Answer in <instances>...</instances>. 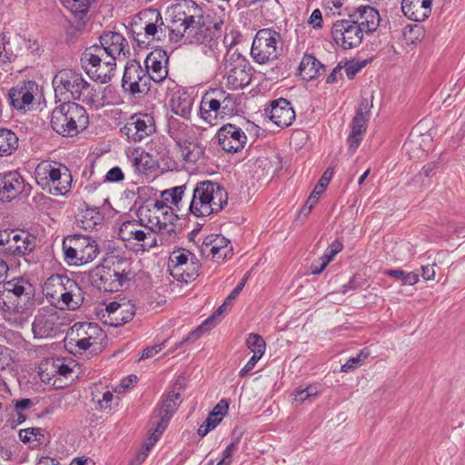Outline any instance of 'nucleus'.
<instances>
[{"instance_id": "f257e3e1", "label": "nucleus", "mask_w": 465, "mask_h": 465, "mask_svg": "<svg viewBox=\"0 0 465 465\" xmlns=\"http://www.w3.org/2000/svg\"><path fill=\"white\" fill-rule=\"evenodd\" d=\"M173 27L169 30L172 41L189 45H207L223 35V21L213 20L193 0H182L173 7Z\"/></svg>"}, {"instance_id": "f03ea898", "label": "nucleus", "mask_w": 465, "mask_h": 465, "mask_svg": "<svg viewBox=\"0 0 465 465\" xmlns=\"http://www.w3.org/2000/svg\"><path fill=\"white\" fill-rule=\"evenodd\" d=\"M34 286L23 277L5 280L0 284V313L14 326H22L28 311L35 305Z\"/></svg>"}, {"instance_id": "7ed1b4c3", "label": "nucleus", "mask_w": 465, "mask_h": 465, "mask_svg": "<svg viewBox=\"0 0 465 465\" xmlns=\"http://www.w3.org/2000/svg\"><path fill=\"white\" fill-rule=\"evenodd\" d=\"M228 203V193L217 182H198L193 189L188 210L197 217L218 213Z\"/></svg>"}, {"instance_id": "20e7f679", "label": "nucleus", "mask_w": 465, "mask_h": 465, "mask_svg": "<svg viewBox=\"0 0 465 465\" xmlns=\"http://www.w3.org/2000/svg\"><path fill=\"white\" fill-rule=\"evenodd\" d=\"M89 124V116L84 106L65 101L55 106L50 117V125L62 137H74Z\"/></svg>"}, {"instance_id": "39448f33", "label": "nucleus", "mask_w": 465, "mask_h": 465, "mask_svg": "<svg viewBox=\"0 0 465 465\" xmlns=\"http://www.w3.org/2000/svg\"><path fill=\"white\" fill-rule=\"evenodd\" d=\"M36 183L53 195H64L70 191L72 175L63 163L54 161H43L35 169Z\"/></svg>"}, {"instance_id": "423d86ee", "label": "nucleus", "mask_w": 465, "mask_h": 465, "mask_svg": "<svg viewBox=\"0 0 465 465\" xmlns=\"http://www.w3.org/2000/svg\"><path fill=\"white\" fill-rule=\"evenodd\" d=\"M43 292L47 301L60 310H75L80 306L74 298L80 295L81 288L66 275H51L44 283Z\"/></svg>"}, {"instance_id": "0eeeda50", "label": "nucleus", "mask_w": 465, "mask_h": 465, "mask_svg": "<svg viewBox=\"0 0 465 465\" xmlns=\"http://www.w3.org/2000/svg\"><path fill=\"white\" fill-rule=\"evenodd\" d=\"M131 263L125 259L117 258L113 267L99 265L90 272L93 286L100 291L114 292L124 288L131 280Z\"/></svg>"}, {"instance_id": "6e6552de", "label": "nucleus", "mask_w": 465, "mask_h": 465, "mask_svg": "<svg viewBox=\"0 0 465 465\" xmlns=\"http://www.w3.org/2000/svg\"><path fill=\"white\" fill-rule=\"evenodd\" d=\"M63 251L64 259L76 265L91 262L100 252L99 246L94 239L80 233L64 237Z\"/></svg>"}, {"instance_id": "1a4fd4ad", "label": "nucleus", "mask_w": 465, "mask_h": 465, "mask_svg": "<svg viewBox=\"0 0 465 465\" xmlns=\"http://www.w3.org/2000/svg\"><path fill=\"white\" fill-rule=\"evenodd\" d=\"M55 94L65 95L64 100L80 101L85 92H90V84L82 74L71 69L59 71L53 80Z\"/></svg>"}, {"instance_id": "9d476101", "label": "nucleus", "mask_w": 465, "mask_h": 465, "mask_svg": "<svg viewBox=\"0 0 465 465\" xmlns=\"http://www.w3.org/2000/svg\"><path fill=\"white\" fill-rule=\"evenodd\" d=\"M282 41V35L272 28L260 29L252 41L251 54L253 60L260 64H266L280 55L278 44Z\"/></svg>"}, {"instance_id": "9b49d317", "label": "nucleus", "mask_w": 465, "mask_h": 465, "mask_svg": "<svg viewBox=\"0 0 465 465\" xmlns=\"http://www.w3.org/2000/svg\"><path fill=\"white\" fill-rule=\"evenodd\" d=\"M64 318H61L54 308H42L32 323V331L35 339L53 338L64 332Z\"/></svg>"}, {"instance_id": "f8f14e48", "label": "nucleus", "mask_w": 465, "mask_h": 465, "mask_svg": "<svg viewBox=\"0 0 465 465\" xmlns=\"http://www.w3.org/2000/svg\"><path fill=\"white\" fill-rule=\"evenodd\" d=\"M224 70L227 74V85L232 90L243 89L252 81V68L240 53L233 52L225 59Z\"/></svg>"}, {"instance_id": "ddd939ff", "label": "nucleus", "mask_w": 465, "mask_h": 465, "mask_svg": "<svg viewBox=\"0 0 465 465\" xmlns=\"http://www.w3.org/2000/svg\"><path fill=\"white\" fill-rule=\"evenodd\" d=\"M128 141L138 143L156 131L154 118L150 114L137 113L131 115L120 129Z\"/></svg>"}, {"instance_id": "4468645a", "label": "nucleus", "mask_w": 465, "mask_h": 465, "mask_svg": "<svg viewBox=\"0 0 465 465\" xmlns=\"http://www.w3.org/2000/svg\"><path fill=\"white\" fill-rule=\"evenodd\" d=\"M177 386L179 390L183 387L178 380L175 381L173 389L163 394L160 404L154 410L151 418L153 424H154L153 419L159 418V420L156 421V430L159 432H163L166 430L171 418L182 402L181 393L175 391Z\"/></svg>"}, {"instance_id": "2eb2a0df", "label": "nucleus", "mask_w": 465, "mask_h": 465, "mask_svg": "<svg viewBox=\"0 0 465 465\" xmlns=\"http://www.w3.org/2000/svg\"><path fill=\"white\" fill-rule=\"evenodd\" d=\"M32 186L25 183V179L17 171L0 173V200L10 202L19 195L29 196Z\"/></svg>"}, {"instance_id": "dca6fc26", "label": "nucleus", "mask_w": 465, "mask_h": 465, "mask_svg": "<svg viewBox=\"0 0 465 465\" xmlns=\"http://www.w3.org/2000/svg\"><path fill=\"white\" fill-rule=\"evenodd\" d=\"M216 137L222 149L228 153L242 151L247 142L245 133L239 126L232 124L222 126L218 130Z\"/></svg>"}, {"instance_id": "f3484780", "label": "nucleus", "mask_w": 465, "mask_h": 465, "mask_svg": "<svg viewBox=\"0 0 465 465\" xmlns=\"http://www.w3.org/2000/svg\"><path fill=\"white\" fill-rule=\"evenodd\" d=\"M99 45L104 49L106 58L116 59L123 54L127 57L130 54L129 44L126 38L120 33L104 31L99 36Z\"/></svg>"}, {"instance_id": "a211bd4d", "label": "nucleus", "mask_w": 465, "mask_h": 465, "mask_svg": "<svg viewBox=\"0 0 465 465\" xmlns=\"http://www.w3.org/2000/svg\"><path fill=\"white\" fill-rule=\"evenodd\" d=\"M37 90V84L34 81H23L10 89L8 96L11 105L23 110L34 100V94Z\"/></svg>"}, {"instance_id": "6ab92c4d", "label": "nucleus", "mask_w": 465, "mask_h": 465, "mask_svg": "<svg viewBox=\"0 0 465 465\" xmlns=\"http://www.w3.org/2000/svg\"><path fill=\"white\" fill-rule=\"evenodd\" d=\"M268 114L269 118L281 128L290 126L295 119V112L290 101L285 98L272 101L271 110Z\"/></svg>"}, {"instance_id": "aec40b11", "label": "nucleus", "mask_w": 465, "mask_h": 465, "mask_svg": "<svg viewBox=\"0 0 465 465\" xmlns=\"http://www.w3.org/2000/svg\"><path fill=\"white\" fill-rule=\"evenodd\" d=\"M169 57L167 53L163 49H155L149 53L145 58L144 70H151V75L154 83L163 82L168 75V70L165 64L168 63Z\"/></svg>"}, {"instance_id": "412c9836", "label": "nucleus", "mask_w": 465, "mask_h": 465, "mask_svg": "<svg viewBox=\"0 0 465 465\" xmlns=\"http://www.w3.org/2000/svg\"><path fill=\"white\" fill-rule=\"evenodd\" d=\"M144 75L143 68L137 60H130L124 66L122 78V88L131 95L138 94L140 91L139 81Z\"/></svg>"}, {"instance_id": "4be33fe9", "label": "nucleus", "mask_w": 465, "mask_h": 465, "mask_svg": "<svg viewBox=\"0 0 465 465\" xmlns=\"http://www.w3.org/2000/svg\"><path fill=\"white\" fill-rule=\"evenodd\" d=\"M432 0H402L401 10L406 17L415 22L425 21L431 14Z\"/></svg>"}, {"instance_id": "5701e85b", "label": "nucleus", "mask_w": 465, "mask_h": 465, "mask_svg": "<svg viewBox=\"0 0 465 465\" xmlns=\"http://www.w3.org/2000/svg\"><path fill=\"white\" fill-rule=\"evenodd\" d=\"M351 20L367 29V35L373 33L380 23L379 12L371 5H361L351 14Z\"/></svg>"}, {"instance_id": "b1692460", "label": "nucleus", "mask_w": 465, "mask_h": 465, "mask_svg": "<svg viewBox=\"0 0 465 465\" xmlns=\"http://www.w3.org/2000/svg\"><path fill=\"white\" fill-rule=\"evenodd\" d=\"M22 42L19 36L10 37L5 33L0 34V63L15 61L22 52Z\"/></svg>"}, {"instance_id": "393cba45", "label": "nucleus", "mask_w": 465, "mask_h": 465, "mask_svg": "<svg viewBox=\"0 0 465 465\" xmlns=\"http://www.w3.org/2000/svg\"><path fill=\"white\" fill-rule=\"evenodd\" d=\"M178 213H173L172 211L171 218L169 223L161 222L158 217H155V222L153 219H149V223H152L150 226H146L147 229L157 232L161 244L163 242L173 241L176 236L174 221L178 219Z\"/></svg>"}, {"instance_id": "a878e982", "label": "nucleus", "mask_w": 465, "mask_h": 465, "mask_svg": "<svg viewBox=\"0 0 465 465\" xmlns=\"http://www.w3.org/2000/svg\"><path fill=\"white\" fill-rule=\"evenodd\" d=\"M151 13L155 15V21L148 23L143 27V33L132 30L133 39L140 48L148 47L149 44L153 39H154V35L157 33L158 22H161V25L163 24L162 15L158 11L152 10Z\"/></svg>"}, {"instance_id": "bb28decb", "label": "nucleus", "mask_w": 465, "mask_h": 465, "mask_svg": "<svg viewBox=\"0 0 465 465\" xmlns=\"http://www.w3.org/2000/svg\"><path fill=\"white\" fill-rule=\"evenodd\" d=\"M104 215L96 207H86L78 214L77 223L86 231L98 230L104 223Z\"/></svg>"}, {"instance_id": "cd10ccee", "label": "nucleus", "mask_w": 465, "mask_h": 465, "mask_svg": "<svg viewBox=\"0 0 465 465\" xmlns=\"http://www.w3.org/2000/svg\"><path fill=\"white\" fill-rule=\"evenodd\" d=\"M221 115V104L219 100L213 98L207 92L202 97L200 103V116L211 125L216 124L214 121Z\"/></svg>"}, {"instance_id": "c85d7f7f", "label": "nucleus", "mask_w": 465, "mask_h": 465, "mask_svg": "<svg viewBox=\"0 0 465 465\" xmlns=\"http://www.w3.org/2000/svg\"><path fill=\"white\" fill-rule=\"evenodd\" d=\"M299 74L305 81L318 77L325 70V66L312 54H304L298 67Z\"/></svg>"}, {"instance_id": "c756f323", "label": "nucleus", "mask_w": 465, "mask_h": 465, "mask_svg": "<svg viewBox=\"0 0 465 465\" xmlns=\"http://www.w3.org/2000/svg\"><path fill=\"white\" fill-rule=\"evenodd\" d=\"M116 61L114 59L104 60L100 64V66L89 69L87 75L94 82L100 84H107L112 81L115 74Z\"/></svg>"}, {"instance_id": "7c9ffc66", "label": "nucleus", "mask_w": 465, "mask_h": 465, "mask_svg": "<svg viewBox=\"0 0 465 465\" xmlns=\"http://www.w3.org/2000/svg\"><path fill=\"white\" fill-rule=\"evenodd\" d=\"M104 52L105 51L103 46H100L97 44L87 47L83 52L80 61L81 65L86 74L89 72L90 68L94 69L96 66H100V64L106 59L104 57L105 54Z\"/></svg>"}, {"instance_id": "2f4dec72", "label": "nucleus", "mask_w": 465, "mask_h": 465, "mask_svg": "<svg viewBox=\"0 0 465 465\" xmlns=\"http://www.w3.org/2000/svg\"><path fill=\"white\" fill-rule=\"evenodd\" d=\"M72 334L74 332H76L77 336L86 334L88 337H84L76 341V346L83 351L88 350L92 343L90 342V340L92 339L93 333H95L97 331H101V329L98 327L97 324L91 323V322H75L71 327Z\"/></svg>"}, {"instance_id": "473e14b6", "label": "nucleus", "mask_w": 465, "mask_h": 465, "mask_svg": "<svg viewBox=\"0 0 465 465\" xmlns=\"http://www.w3.org/2000/svg\"><path fill=\"white\" fill-rule=\"evenodd\" d=\"M129 158L135 171L141 173H147L158 167V161L149 152L142 151L138 153L135 150Z\"/></svg>"}, {"instance_id": "72a5a7b5", "label": "nucleus", "mask_w": 465, "mask_h": 465, "mask_svg": "<svg viewBox=\"0 0 465 465\" xmlns=\"http://www.w3.org/2000/svg\"><path fill=\"white\" fill-rule=\"evenodd\" d=\"M72 372V368L60 359L46 361L45 363L40 366V376L43 381L45 379L50 381V374L53 376L57 374L63 377H68Z\"/></svg>"}, {"instance_id": "f704fd0d", "label": "nucleus", "mask_w": 465, "mask_h": 465, "mask_svg": "<svg viewBox=\"0 0 465 465\" xmlns=\"http://www.w3.org/2000/svg\"><path fill=\"white\" fill-rule=\"evenodd\" d=\"M186 190V184L175 186L161 193V198L166 203L167 209L176 213L182 210L181 202Z\"/></svg>"}, {"instance_id": "c9c22d12", "label": "nucleus", "mask_w": 465, "mask_h": 465, "mask_svg": "<svg viewBox=\"0 0 465 465\" xmlns=\"http://www.w3.org/2000/svg\"><path fill=\"white\" fill-rule=\"evenodd\" d=\"M177 145L180 147L183 160L187 163H196L203 157L204 148L198 143L183 139Z\"/></svg>"}, {"instance_id": "e433bc0d", "label": "nucleus", "mask_w": 465, "mask_h": 465, "mask_svg": "<svg viewBox=\"0 0 465 465\" xmlns=\"http://www.w3.org/2000/svg\"><path fill=\"white\" fill-rule=\"evenodd\" d=\"M369 122L366 119L352 117L351 121V152L355 151L362 142Z\"/></svg>"}, {"instance_id": "4c0bfd02", "label": "nucleus", "mask_w": 465, "mask_h": 465, "mask_svg": "<svg viewBox=\"0 0 465 465\" xmlns=\"http://www.w3.org/2000/svg\"><path fill=\"white\" fill-rule=\"evenodd\" d=\"M201 267L200 261L195 259V262H188V266H184L183 269L177 267L175 270H171V275L178 282L188 283L199 276Z\"/></svg>"}, {"instance_id": "58836bf2", "label": "nucleus", "mask_w": 465, "mask_h": 465, "mask_svg": "<svg viewBox=\"0 0 465 465\" xmlns=\"http://www.w3.org/2000/svg\"><path fill=\"white\" fill-rule=\"evenodd\" d=\"M18 148V137L7 128H0V156H9Z\"/></svg>"}, {"instance_id": "ea45409f", "label": "nucleus", "mask_w": 465, "mask_h": 465, "mask_svg": "<svg viewBox=\"0 0 465 465\" xmlns=\"http://www.w3.org/2000/svg\"><path fill=\"white\" fill-rule=\"evenodd\" d=\"M193 104V98L186 93L173 97L171 101L172 111L185 119L190 117Z\"/></svg>"}, {"instance_id": "a19ab883", "label": "nucleus", "mask_w": 465, "mask_h": 465, "mask_svg": "<svg viewBox=\"0 0 465 465\" xmlns=\"http://www.w3.org/2000/svg\"><path fill=\"white\" fill-rule=\"evenodd\" d=\"M342 246L343 245L340 241H334L331 242L326 249L324 254L319 259V266L316 264L312 265V273L314 275L322 273L332 258L341 251Z\"/></svg>"}, {"instance_id": "79ce46f5", "label": "nucleus", "mask_w": 465, "mask_h": 465, "mask_svg": "<svg viewBox=\"0 0 465 465\" xmlns=\"http://www.w3.org/2000/svg\"><path fill=\"white\" fill-rule=\"evenodd\" d=\"M213 258L222 259L223 261L231 258L232 255V247L230 241L220 234L216 235L214 244L210 249Z\"/></svg>"}, {"instance_id": "37998d69", "label": "nucleus", "mask_w": 465, "mask_h": 465, "mask_svg": "<svg viewBox=\"0 0 465 465\" xmlns=\"http://www.w3.org/2000/svg\"><path fill=\"white\" fill-rule=\"evenodd\" d=\"M135 221H127L123 223L119 230V235L124 241H128L131 238L141 242L145 238V231L136 229Z\"/></svg>"}, {"instance_id": "c03bdc74", "label": "nucleus", "mask_w": 465, "mask_h": 465, "mask_svg": "<svg viewBox=\"0 0 465 465\" xmlns=\"http://www.w3.org/2000/svg\"><path fill=\"white\" fill-rule=\"evenodd\" d=\"M349 32V20L342 19L336 21L331 29V35L333 41L341 45L343 49H349L345 34Z\"/></svg>"}, {"instance_id": "a18cd8bd", "label": "nucleus", "mask_w": 465, "mask_h": 465, "mask_svg": "<svg viewBox=\"0 0 465 465\" xmlns=\"http://www.w3.org/2000/svg\"><path fill=\"white\" fill-rule=\"evenodd\" d=\"M384 274L401 282L402 285H414L419 282L420 274L415 272H407L401 269H389Z\"/></svg>"}, {"instance_id": "49530a36", "label": "nucleus", "mask_w": 465, "mask_h": 465, "mask_svg": "<svg viewBox=\"0 0 465 465\" xmlns=\"http://www.w3.org/2000/svg\"><path fill=\"white\" fill-rule=\"evenodd\" d=\"M23 239L16 242L15 249L19 257L25 256L32 252L36 247V237L28 232L22 231Z\"/></svg>"}, {"instance_id": "de8ad7c7", "label": "nucleus", "mask_w": 465, "mask_h": 465, "mask_svg": "<svg viewBox=\"0 0 465 465\" xmlns=\"http://www.w3.org/2000/svg\"><path fill=\"white\" fill-rule=\"evenodd\" d=\"M65 8L78 19H83L90 9V0H61Z\"/></svg>"}, {"instance_id": "09e8293b", "label": "nucleus", "mask_w": 465, "mask_h": 465, "mask_svg": "<svg viewBox=\"0 0 465 465\" xmlns=\"http://www.w3.org/2000/svg\"><path fill=\"white\" fill-rule=\"evenodd\" d=\"M168 134L176 142V143H181V141L183 140V134L187 130L188 126L183 122H180L173 116H171L168 119Z\"/></svg>"}, {"instance_id": "8fccbe9b", "label": "nucleus", "mask_w": 465, "mask_h": 465, "mask_svg": "<svg viewBox=\"0 0 465 465\" xmlns=\"http://www.w3.org/2000/svg\"><path fill=\"white\" fill-rule=\"evenodd\" d=\"M134 316V306L121 305V309L116 313L115 317H111L110 325L118 327L124 323L129 322Z\"/></svg>"}, {"instance_id": "3c124183", "label": "nucleus", "mask_w": 465, "mask_h": 465, "mask_svg": "<svg viewBox=\"0 0 465 465\" xmlns=\"http://www.w3.org/2000/svg\"><path fill=\"white\" fill-rule=\"evenodd\" d=\"M373 107V96L361 97L358 104L355 106L354 117L369 120Z\"/></svg>"}, {"instance_id": "603ef678", "label": "nucleus", "mask_w": 465, "mask_h": 465, "mask_svg": "<svg viewBox=\"0 0 465 465\" xmlns=\"http://www.w3.org/2000/svg\"><path fill=\"white\" fill-rule=\"evenodd\" d=\"M212 321L213 318H207L202 324H200L196 329L190 331L189 334L183 339L182 341L176 344L175 349L180 348L183 344L189 342V341H194L198 340L203 332L208 331L212 329Z\"/></svg>"}, {"instance_id": "864d4df0", "label": "nucleus", "mask_w": 465, "mask_h": 465, "mask_svg": "<svg viewBox=\"0 0 465 465\" xmlns=\"http://www.w3.org/2000/svg\"><path fill=\"white\" fill-rule=\"evenodd\" d=\"M246 346L253 352V355L262 358L265 351L266 343L261 335L250 333L246 339Z\"/></svg>"}, {"instance_id": "5fc2aeb1", "label": "nucleus", "mask_w": 465, "mask_h": 465, "mask_svg": "<svg viewBox=\"0 0 465 465\" xmlns=\"http://www.w3.org/2000/svg\"><path fill=\"white\" fill-rule=\"evenodd\" d=\"M184 266H188V254L185 253V250L173 252L169 258V270H175L177 267L183 269Z\"/></svg>"}, {"instance_id": "6e6d98bb", "label": "nucleus", "mask_w": 465, "mask_h": 465, "mask_svg": "<svg viewBox=\"0 0 465 465\" xmlns=\"http://www.w3.org/2000/svg\"><path fill=\"white\" fill-rule=\"evenodd\" d=\"M367 29L351 20V49L360 45Z\"/></svg>"}, {"instance_id": "4d7b16f0", "label": "nucleus", "mask_w": 465, "mask_h": 465, "mask_svg": "<svg viewBox=\"0 0 465 465\" xmlns=\"http://www.w3.org/2000/svg\"><path fill=\"white\" fill-rule=\"evenodd\" d=\"M341 69L344 70L347 76H349V60H341L338 65L333 68L332 72L328 75L326 79L327 84H333L338 82L339 79L342 78Z\"/></svg>"}, {"instance_id": "13d9d810", "label": "nucleus", "mask_w": 465, "mask_h": 465, "mask_svg": "<svg viewBox=\"0 0 465 465\" xmlns=\"http://www.w3.org/2000/svg\"><path fill=\"white\" fill-rule=\"evenodd\" d=\"M222 420V418L215 417L214 413H209L205 421L199 427L198 434L204 437L208 432L214 429Z\"/></svg>"}, {"instance_id": "bf43d9fd", "label": "nucleus", "mask_w": 465, "mask_h": 465, "mask_svg": "<svg viewBox=\"0 0 465 465\" xmlns=\"http://www.w3.org/2000/svg\"><path fill=\"white\" fill-rule=\"evenodd\" d=\"M14 351L6 346L0 345V370L4 371L14 363Z\"/></svg>"}, {"instance_id": "052dcab7", "label": "nucleus", "mask_w": 465, "mask_h": 465, "mask_svg": "<svg viewBox=\"0 0 465 465\" xmlns=\"http://www.w3.org/2000/svg\"><path fill=\"white\" fill-rule=\"evenodd\" d=\"M332 174L333 172L331 168L325 170V172L316 183L314 189L312 190L315 194L321 195L322 193H323L332 177Z\"/></svg>"}, {"instance_id": "680f3d73", "label": "nucleus", "mask_w": 465, "mask_h": 465, "mask_svg": "<svg viewBox=\"0 0 465 465\" xmlns=\"http://www.w3.org/2000/svg\"><path fill=\"white\" fill-rule=\"evenodd\" d=\"M15 246L16 242L11 240L10 236H7L5 247H0V257L4 258L7 262L11 257H18L16 255V250L15 249Z\"/></svg>"}, {"instance_id": "e2e57ef3", "label": "nucleus", "mask_w": 465, "mask_h": 465, "mask_svg": "<svg viewBox=\"0 0 465 465\" xmlns=\"http://www.w3.org/2000/svg\"><path fill=\"white\" fill-rule=\"evenodd\" d=\"M318 394V391L314 386H308L304 389H296L295 391V401L303 402L307 399L312 396H316Z\"/></svg>"}, {"instance_id": "0e129e2a", "label": "nucleus", "mask_w": 465, "mask_h": 465, "mask_svg": "<svg viewBox=\"0 0 465 465\" xmlns=\"http://www.w3.org/2000/svg\"><path fill=\"white\" fill-rule=\"evenodd\" d=\"M370 350L364 348L361 350L356 356H351V370L360 367L365 360L370 356Z\"/></svg>"}, {"instance_id": "69168bd1", "label": "nucleus", "mask_w": 465, "mask_h": 465, "mask_svg": "<svg viewBox=\"0 0 465 465\" xmlns=\"http://www.w3.org/2000/svg\"><path fill=\"white\" fill-rule=\"evenodd\" d=\"M148 232H145V238L142 243V247L143 250H150L158 245L159 237L156 236L157 232L148 229Z\"/></svg>"}, {"instance_id": "338daca9", "label": "nucleus", "mask_w": 465, "mask_h": 465, "mask_svg": "<svg viewBox=\"0 0 465 465\" xmlns=\"http://www.w3.org/2000/svg\"><path fill=\"white\" fill-rule=\"evenodd\" d=\"M89 91L90 92L84 93V94L81 98V101L85 104L94 105L96 107L102 105L103 104L100 103L96 91L91 86L89 87Z\"/></svg>"}, {"instance_id": "774afa93", "label": "nucleus", "mask_w": 465, "mask_h": 465, "mask_svg": "<svg viewBox=\"0 0 465 465\" xmlns=\"http://www.w3.org/2000/svg\"><path fill=\"white\" fill-rule=\"evenodd\" d=\"M124 179V174L122 171V169L118 166H114L111 168L106 175H105V181L111 182V183H119L122 182Z\"/></svg>"}]
</instances>
